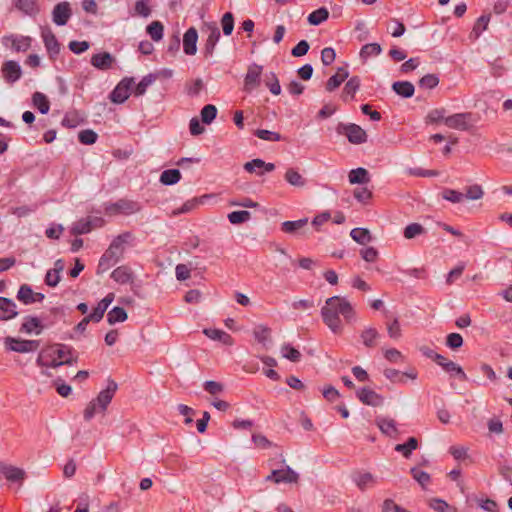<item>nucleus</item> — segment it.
Here are the masks:
<instances>
[{"instance_id": "obj_1", "label": "nucleus", "mask_w": 512, "mask_h": 512, "mask_svg": "<svg viewBox=\"0 0 512 512\" xmlns=\"http://www.w3.org/2000/svg\"><path fill=\"white\" fill-rule=\"evenodd\" d=\"M350 324L356 320V312L351 303L341 296H332L325 301V305L321 308V316L325 325L334 333L341 334L343 331L342 321Z\"/></svg>"}, {"instance_id": "obj_2", "label": "nucleus", "mask_w": 512, "mask_h": 512, "mask_svg": "<svg viewBox=\"0 0 512 512\" xmlns=\"http://www.w3.org/2000/svg\"><path fill=\"white\" fill-rule=\"evenodd\" d=\"M131 232H124L115 237L110 243L108 249L101 256L98 264L99 270H107L115 265L123 256L125 245L132 239Z\"/></svg>"}, {"instance_id": "obj_3", "label": "nucleus", "mask_w": 512, "mask_h": 512, "mask_svg": "<svg viewBox=\"0 0 512 512\" xmlns=\"http://www.w3.org/2000/svg\"><path fill=\"white\" fill-rule=\"evenodd\" d=\"M142 206L139 202L121 198L114 203H109L105 205L104 211L107 215H132L140 212Z\"/></svg>"}, {"instance_id": "obj_4", "label": "nucleus", "mask_w": 512, "mask_h": 512, "mask_svg": "<svg viewBox=\"0 0 512 512\" xmlns=\"http://www.w3.org/2000/svg\"><path fill=\"white\" fill-rule=\"evenodd\" d=\"M339 135H345L351 144L359 145L367 142V133L359 125L340 122L336 126Z\"/></svg>"}, {"instance_id": "obj_5", "label": "nucleus", "mask_w": 512, "mask_h": 512, "mask_svg": "<svg viewBox=\"0 0 512 512\" xmlns=\"http://www.w3.org/2000/svg\"><path fill=\"white\" fill-rule=\"evenodd\" d=\"M4 343L6 349L18 353L34 352L39 348L40 345L38 340H24L10 336L5 338Z\"/></svg>"}, {"instance_id": "obj_6", "label": "nucleus", "mask_w": 512, "mask_h": 512, "mask_svg": "<svg viewBox=\"0 0 512 512\" xmlns=\"http://www.w3.org/2000/svg\"><path fill=\"white\" fill-rule=\"evenodd\" d=\"M134 84V78H123L116 87L111 91L109 99L115 104L124 103L130 96L131 88Z\"/></svg>"}, {"instance_id": "obj_7", "label": "nucleus", "mask_w": 512, "mask_h": 512, "mask_svg": "<svg viewBox=\"0 0 512 512\" xmlns=\"http://www.w3.org/2000/svg\"><path fill=\"white\" fill-rule=\"evenodd\" d=\"M118 389L117 383L113 379L107 380V387L99 392L97 397L93 399L96 401L99 412H105L111 403L116 391Z\"/></svg>"}, {"instance_id": "obj_8", "label": "nucleus", "mask_w": 512, "mask_h": 512, "mask_svg": "<svg viewBox=\"0 0 512 512\" xmlns=\"http://www.w3.org/2000/svg\"><path fill=\"white\" fill-rule=\"evenodd\" d=\"M299 475L290 466L283 469H275L266 477V481L279 483H297Z\"/></svg>"}, {"instance_id": "obj_9", "label": "nucleus", "mask_w": 512, "mask_h": 512, "mask_svg": "<svg viewBox=\"0 0 512 512\" xmlns=\"http://www.w3.org/2000/svg\"><path fill=\"white\" fill-rule=\"evenodd\" d=\"M262 70L263 67L256 63H253L248 67L244 78V90L246 92L250 93L260 85Z\"/></svg>"}, {"instance_id": "obj_10", "label": "nucleus", "mask_w": 512, "mask_h": 512, "mask_svg": "<svg viewBox=\"0 0 512 512\" xmlns=\"http://www.w3.org/2000/svg\"><path fill=\"white\" fill-rule=\"evenodd\" d=\"M72 15V9L69 2H60L56 4L52 11V20L58 26H64Z\"/></svg>"}, {"instance_id": "obj_11", "label": "nucleus", "mask_w": 512, "mask_h": 512, "mask_svg": "<svg viewBox=\"0 0 512 512\" xmlns=\"http://www.w3.org/2000/svg\"><path fill=\"white\" fill-rule=\"evenodd\" d=\"M472 113H456L445 118V125L452 129L466 131L470 127Z\"/></svg>"}, {"instance_id": "obj_12", "label": "nucleus", "mask_w": 512, "mask_h": 512, "mask_svg": "<svg viewBox=\"0 0 512 512\" xmlns=\"http://www.w3.org/2000/svg\"><path fill=\"white\" fill-rule=\"evenodd\" d=\"M357 398L365 405L378 407L384 403V398L374 390L363 387L357 390Z\"/></svg>"}, {"instance_id": "obj_13", "label": "nucleus", "mask_w": 512, "mask_h": 512, "mask_svg": "<svg viewBox=\"0 0 512 512\" xmlns=\"http://www.w3.org/2000/svg\"><path fill=\"white\" fill-rule=\"evenodd\" d=\"M45 48L51 59H55L60 53V43L50 28H45L41 33Z\"/></svg>"}, {"instance_id": "obj_14", "label": "nucleus", "mask_w": 512, "mask_h": 512, "mask_svg": "<svg viewBox=\"0 0 512 512\" xmlns=\"http://www.w3.org/2000/svg\"><path fill=\"white\" fill-rule=\"evenodd\" d=\"M102 225V219L95 218H82L76 222L73 223L71 227V234L77 236L82 234L89 233L94 226H101Z\"/></svg>"}, {"instance_id": "obj_15", "label": "nucleus", "mask_w": 512, "mask_h": 512, "mask_svg": "<svg viewBox=\"0 0 512 512\" xmlns=\"http://www.w3.org/2000/svg\"><path fill=\"white\" fill-rule=\"evenodd\" d=\"M0 469L5 479L9 482H18L21 485L26 478V472L16 466L1 464Z\"/></svg>"}, {"instance_id": "obj_16", "label": "nucleus", "mask_w": 512, "mask_h": 512, "mask_svg": "<svg viewBox=\"0 0 512 512\" xmlns=\"http://www.w3.org/2000/svg\"><path fill=\"white\" fill-rule=\"evenodd\" d=\"M3 77L8 83H14L21 78L22 70L18 62L8 60L2 66Z\"/></svg>"}, {"instance_id": "obj_17", "label": "nucleus", "mask_w": 512, "mask_h": 512, "mask_svg": "<svg viewBox=\"0 0 512 512\" xmlns=\"http://www.w3.org/2000/svg\"><path fill=\"white\" fill-rule=\"evenodd\" d=\"M375 423L380 429V431L390 438H396L397 435L399 434V430L394 419L384 416H377L375 419Z\"/></svg>"}, {"instance_id": "obj_18", "label": "nucleus", "mask_w": 512, "mask_h": 512, "mask_svg": "<svg viewBox=\"0 0 512 512\" xmlns=\"http://www.w3.org/2000/svg\"><path fill=\"white\" fill-rule=\"evenodd\" d=\"M32 39L29 36L9 35L3 38L4 45L11 43L12 49L16 52H25L31 46Z\"/></svg>"}, {"instance_id": "obj_19", "label": "nucleus", "mask_w": 512, "mask_h": 512, "mask_svg": "<svg viewBox=\"0 0 512 512\" xmlns=\"http://www.w3.org/2000/svg\"><path fill=\"white\" fill-rule=\"evenodd\" d=\"M198 32L195 27H190L183 36V50L187 55H195L197 52Z\"/></svg>"}, {"instance_id": "obj_20", "label": "nucleus", "mask_w": 512, "mask_h": 512, "mask_svg": "<svg viewBox=\"0 0 512 512\" xmlns=\"http://www.w3.org/2000/svg\"><path fill=\"white\" fill-rule=\"evenodd\" d=\"M352 481L361 491H365L377 483L376 478L370 472L360 471H356L352 474Z\"/></svg>"}, {"instance_id": "obj_21", "label": "nucleus", "mask_w": 512, "mask_h": 512, "mask_svg": "<svg viewBox=\"0 0 512 512\" xmlns=\"http://www.w3.org/2000/svg\"><path fill=\"white\" fill-rule=\"evenodd\" d=\"M91 65L99 70H108L115 62V58L109 52H101L91 57Z\"/></svg>"}, {"instance_id": "obj_22", "label": "nucleus", "mask_w": 512, "mask_h": 512, "mask_svg": "<svg viewBox=\"0 0 512 512\" xmlns=\"http://www.w3.org/2000/svg\"><path fill=\"white\" fill-rule=\"evenodd\" d=\"M114 300V294L108 293L93 309L90 313V318L94 319V323H98L102 320L107 308Z\"/></svg>"}, {"instance_id": "obj_23", "label": "nucleus", "mask_w": 512, "mask_h": 512, "mask_svg": "<svg viewBox=\"0 0 512 512\" xmlns=\"http://www.w3.org/2000/svg\"><path fill=\"white\" fill-rule=\"evenodd\" d=\"M379 338L380 334L374 327H366L360 333L361 342L367 348H374Z\"/></svg>"}, {"instance_id": "obj_24", "label": "nucleus", "mask_w": 512, "mask_h": 512, "mask_svg": "<svg viewBox=\"0 0 512 512\" xmlns=\"http://www.w3.org/2000/svg\"><path fill=\"white\" fill-rule=\"evenodd\" d=\"M220 39V30L217 26L210 27V33L204 45V55L205 57L212 56L215 46Z\"/></svg>"}, {"instance_id": "obj_25", "label": "nucleus", "mask_w": 512, "mask_h": 512, "mask_svg": "<svg viewBox=\"0 0 512 512\" xmlns=\"http://www.w3.org/2000/svg\"><path fill=\"white\" fill-rule=\"evenodd\" d=\"M111 278L119 284H127L132 282L133 273L127 266H119L111 273Z\"/></svg>"}, {"instance_id": "obj_26", "label": "nucleus", "mask_w": 512, "mask_h": 512, "mask_svg": "<svg viewBox=\"0 0 512 512\" xmlns=\"http://www.w3.org/2000/svg\"><path fill=\"white\" fill-rule=\"evenodd\" d=\"M209 197V195H203L201 197H194L192 199H189L180 208L175 209L172 212V215L177 216L180 214L189 213L195 208H197L200 204H203L204 200Z\"/></svg>"}, {"instance_id": "obj_27", "label": "nucleus", "mask_w": 512, "mask_h": 512, "mask_svg": "<svg viewBox=\"0 0 512 512\" xmlns=\"http://www.w3.org/2000/svg\"><path fill=\"white\" fill-rule=\"evenodd\" d=\"M349 76V73L347 69L343 67H339L336 74L332 75L327 83H326V90L329 92L334 91L336 88H338L341 83Z\"/></svg>"}, {"instance_id": "obj_28", "label": "nucleus", "mask_w": 512, "mask_h": 512, "mask_svg": "<svg viewBox=\"0 0 512 512\" xmlns=\"http://www.w3.org/2000/svg\"><path fill=\"white\" fill-rule=\"evenodd\" d=\"M393 91L403 98H410L413 96L415 87L409 81H396L392 84Z\"/></svg>"}, {"instance_id": "obj_29", "label": "nucleus", "mask_w": 512, "mask_h": 512, "mask_svg": "<svg viewBox=\"0 0 512 512\" xmlns=\"http://www.w3.org/2000/svg\"><path fill=\"white\" fill-rule=\"evenodd\" d=\"M17 306L13 300L0 297V311L4 314L7 320H11L18 315Z\"/></svg>"}, {"instance_id": "obj_30", "label": "nucleus", "mask_w": 512, "mask_h": 512, "mask_svg": "<svg viewBox=\"0 0 512 512\" xmlns=\"http://www.w3.org/2000/svg\"><path fill=\"white\" fill-rule=\"evenodd\" d=\"M348 179L351 184H366L370 181V175L365 168L359 167L349 172Z\"/></svg>"}, {"instance_id": "obj_31", "label": "nucleus", "mask_w": 512, "mask_h": 512, "mask_svg": "<svg viewBox=\"0 0 512 512\" xmlns=\"http://www.w3.org/2000/svg\"><path fill=\"white\" fill-rule=\"evenodd\" d=\"M42 328H43V326H42L40 319H38L37 317H34V316H28L25 318V321L22 323L20 331L28 333V334L35 331V333L37 335H39L42 331Z\"/></svg>"}, {"instance_id": "obj_32", "label": "nucleus", "mask_w": 512, "mask_h": 512, "mask_svg": "<svg viewBox=\"0 0 512 512\" xmlns=\"http://www.w3.org/2000/svg\"><path fill=\"white\" fill-rule=\"evenodd\" d=\"M418 440L415 437H409L405 443L397 444L395 451L401 453L404 458L409 459L412 452L418 448Z\"/></svg>"}, {"instance_id": "obj_33", "label": "nucleus", "mask_w": 512, "mask_h": 512, "mask_svg": "<svg viewBox=\"0 0 512 512\" xmlns=\"http://www.w3.org/2000/svg\"><path fill=\"white\" fill-rule=\"evenodd\" d=\"M490 21V15H481L475 22L471 33L469 34V38L471 40H476L480 37L482 32H484L488 28V24Z\"/></svg>"}, {"instance_id": "obj_34", "label": "nucleus", "mask_w": 512, "mask_h": 512, "mask_svg": "<svg viewBox=\"0 0 512 512\" xmlns=\"http://www.w3.org/2000/svg\"><path fill=\"white\" fill-rule=\"evenodd\" d=\"M203 333L212 340L220 341L226 345L232 344V337L223 330L207 328L204 329Z\"/></svg>"}, {"instance_id": "obj_35", "label": "nucleus", "mask_w": 512, "mask_h": 512, "mask_svg": "<svg viewBox=\"0 0 512 512\" xmlns=\"http://www.w3.org/2000/svg\"><path fill=\"white\" fill-rule=\"evenodd\" d=\"M181 179V173L178 169H167L164 170L160 175V182L163 185H174Z\"/></svg>"}, {"instance_id": "obj_36", "label": "nucleus", "mask_w": 512, "mask_h": 512, "mask_svg": "<svg viewBox=\"0 0 512 512\" xmlns=\"http://www.w3.org/2000/svg\"><path fill=\"white\" fill-rule=\"evenodd\" d=\"M329 17V11L325 7H320L319 9L311 12L308 15V23L313 26H318L324 21H326Z\"/></svg>"}, {"instance_id": "obj_37", "label": "nucleus", "mask_w": 512, "mask_h": 512, "mask_svg": "<svg viewBox=\"0 0 512 512\" xmlns=\"http://www.w3.org/2000/svg\"><path fill=\"white\" fill-rule=\"evenodd\" d=\"M308 223L307 218L295 220V221H285L281 224V230L287 234H295L300 229L304 228Z\"/></svg>"}, {"instance_id": "obj_38", "label": "nucleus", "mask_w": 512, "mask_h": 512, "mask_svg": "<svg viewBox=\"0 0 512 512\" xmlns=\"http://www.w3.org/2000/svg\"><path fill=\"white\" fill-rule=\"evenodd\" d=\"M33 105L42 114H47L50 109V103L45 94L41 92H35L32 96Z\"/></svg>"}, {"instance_id": "obj_39", "label": "nucleus", "mask_w": 512, "mask_h": 512, "mask_svg": "<svg viewBox=\"0 0 512 512\" xmlns=\"http://www.w3.org/2000/svg\"><path fill=\"white\" fill-rule=\"evenodd\" d=\"M284 178L290 185L295 187H303L306 184L305 178L294 168L287 169Z\"/></svg>"}, {"instance_id": "obj_40", "label": "nucleus", "mask_w": 512, "mask_h": 512, "mask_svg": "<svg viewBox=\"0 0 512 512\" xmlns=\"http://www.w3.org/2000/svg\"><path fill=\"white\" fill-rule=\"evenodd\" d=\"M350 236L355 242L361 245L369 243L372 239L369 230L366 228H354L351 230Z\"/></svg>"}, {"instance_id": "obj_41", "label": "nucleus", "mask_w": 512, "mask_h": 512, "mask_svg": "<svg viewBox=\"0 0 512 512\" xmlns=\"http://www.w3.org/2000/svg\"><path fill=\"white\" fill-rule=\"evenodd\" d=\"M157 79V76L155 74H148L144 76L141 81L136 85L134 89V95L135 96H142L146 93L147 88L152 85L155 80Z\"/></svg>"}, {"instance_id": "obj_42", "label": "nucleus", "mask_w": 512, "mask_h": 512, "mask_svg": "<svg viewBox=\"0 0 512 512\" xmlns=\"http://www.w3.org/2000/svg\"><path fill=\"white\" fill-rule=\"evenodd\" d=\"M127 313L122 307H114L107 314V321L110 325L118 322H124L127 319Z\"/></svg>"}, {"instance_id": "obj_43", "label": "nucleus", "mask_w": 512, "mask_h": 512, "mask_svg": "<svg viewBox=\"0 0 512 512\" xmlns=\"http://www.w3.org/2000/svg\"><path fill=\"white\" fill-rule=\"evenodd\" d=\"M15 6L17 9L30 16L38 13L35 0H15Z\"/></svg>"}, {"instance_id": "obj_44", "label": "nucleus", "mask_w": 512, "mask_h": 512, "mask_svg": "<svg viewBox=\"0 0 512 512\" xmlns=\"http://www.w3.org/2000/svg\"><path fill=\"white\" fill-rule=\"evenodd\" d=\"M443 370L450 374L451 376L458 377L461 381H467L468 377L461 366L457 363L450 360V362L445 363Z\"/></svg>"}, {"instance_id": "obj_45", "label": "nucleus", "mask_w": 512, "mask_h": 512, "mask_svg": "<svg viewBox=\"0 0 512 512\" xmlns=\"http://www.w3.org/2000/svg\"><path fill=\"white\" fill-rule=\"evenodd\" d=\"M410 474L423 489H426L431 482V476L427 472L422 471L416 467L410 469Z\"/></svg>"}, {"instance_id": "obj_46", "label": "nucleus", "mask_w": 512, "mask_h": 512, "mask_svg": "<svg viewBox=\"0 0 512 512\" xmlns=\"http://www.w3.org/2000/svg\"><path fill=\"white\" fill-rule=\"evenodd\" d=\"M152 40L158 42L163 38L164 26L160 21H153L146 28Z\"/></svg>"}, {"instance_id": "obj_47", "label": "nucleus", "mask_w": 512, "mask_h": 512, "mask_svg": "<svg viewBox=\"0 0 512 512\" xmlns=\"http://www.w3.org/2000/svg\"><path fill=\"white\" fill-rule=\"evenodd\" d=\"M17 299L25 305L33 304V290L28 284H22L17 292Z\"/></svg>"}, {"instance_id": "obj_48", "label": "nucleus", "mask_w": 512, "mask_h": 512, "mask_svg": "<svg viewBox=\"0 0 512 512\" xmlns=\"http://www.w3.org/2000/svg\"><path fill=\"white\" fill-rule=\"evenodd\" d=\"M229 222L234 225L247 222L251 218V213L246 210L233 211L227 216Z\"/></svg>"}, {"instance_id": "obj_49", "label": "nucleus", "mask_w": 512, "mask_h": 512, "mask_svg": "<svg viewBox=\"0 0 512 512\" xmlns=\"http://www.w3.org/2000/svg\"><path fill=\"white\" fill-rule=\"evenodd\" d=\"M382 48L378 43L365 44L360 50V57L367 60L371 56H377L381 53Z\"/></svg>"}, {"instance_id": "obj_50", "label": "nucleus", "mask_w": 512, "mask_h": 512, "mask_svg": "<svg viewBox=\"0 0 512 512\" xmlns=\"http://www.w3.org/2000/svg\"><path fill=\"white\" fill-rule=\"evenodd\" d=\"M425 228L419 223H411L404 228L403 235L406 239H413L419 235L425 234Z\"/></svg>"}, {"instance_id": "obj_51", "label": "nucleus", "mask_w": 512, "mask_h": 512, "mask_svg": "<svg viewBox=\"0 0 512 512\" xmlns=\"http://www.w3.org/2000/svg\"><path fill=\"white\" fill-rule=\"evenodd\" d=\"M271 329L264 325H258L253 330V335L255 339L265 345L267 341L270 339Z\"/></svg>"}, {"instance_id": "obj_52", "label": "nucleus", "mask_w": 512, "mask_h": 512, "mask_svg": "<svg viewBox=\"0 0 512 512\" xmlns=\"http://www.w3.org/2000/svg\"><path fill=\"white\" fill-rule=\"evenodd\" d=\"M281 354L284 358L292 362H299L302 356L300 351L291 346L290 344H284L281 347Z\"/></svg>"}, {"instance_id": "obj_53", "label": "nucleus", "mask_w": 512, "mask_h": 512, "mask_svg": "<svg viewBox=\"0 0 512 512\" xmlns=\"http://www.w3.org/2000/svg\"><path fill=\"white\" fill-rule=\"evenodd\" d=\"M360 84L361 81L358 76L351 77L344 86L343 95H351L353 98L355 93L358 91ZM343 99L345 100V96H343Z\"/></svg>"}, {"instance_id": "obj_54", "label": "nucleus", "mask_w": 512, "mask_h": 512, "mask_svg": "<svg viewBox=\"0 0 512 512\" xmlns=\"http://www.w3.org/2000/svg\"><path fill=\"white\" fill-rule=\"evenodd\" d=\"M217 116V108L212 104L205 105L201 110V119L205 124H210Z\"/></svg>"}, {"instance_id": "obj_55", "label": "nucleus", "mask_w": 512, "mask_h": 512, "mask_svg": "<svg viewBox=\"0 0 512 512\" xmlns=\"http://www.w3.org/2000/svg\"><path fill=\"white\" fill-rule=\"evenodd\" d=\"M97 139V133L91 129L82 130L78 134L79 142L85 145H92L97 141Z\"/></svg>"}, {"instance_id": "obj_56", "label": "nucleus", "mask_w": 512, "mask_h": 512, "mask_svg": "<svg viewBox=\"0 0 512 512\" xmlns=\"http://www.w3.org/2000/svg\"><path fill=\"white\" fill-rule=\"evenodd\" d=\"M442 198L452 203H461L464 200V193L446 188L442 191Z\"/></svg>"}, {"instance_id": "obj_57", "label": "nucleus", "mask_w": 512, "mask_h": 512, "mask_svg": "<svg viewBox=\"0 0 512 512\" xmlns=\"http://www.w3.org/2000/svg\"><path fill=\"white\" fill-rule=\"evenodd\" d=\"M439 84V78L435 74H426L418 82L420 88L433 89Z\"/></svg>"}, {"instance_id": "obj_58", "label": "nucleus", "mask_w": 512, "mask_h": 512, "mask_svg": "<svg viewBox=\"0 0 512 512\" xmlns=\"http://www.w3.org/2000/svg\"><path fill=\"white\" fill-rule=\"evenodd\" d=\"M221 25L224 35L229 36L232 34L234 29V17L231 12H226L223 15L221 19Z\"/></svg>"}, {"instance_id": "obj_59", "label": "nucleus", "mask_w": 512, "mask_h": 512, "mask_svg": "<svg viewBox=\"0 0 512 512\" xmlns=\"http://www.w3.org/2000/svg\"><path fill=\"white\" fill-rule=\"evenodd\" d=\"M265 84L273 95H279L281 93V86L274 72L270 73V75L267 77Z\"/></svg>"}, {"instance_id": "obj_60", "label": "nucleus", "mask_w": 512, "mask_h": 512, "mask_svg": "<svg viewBox=\"0 0 512 512\" xmlns=\"http://www.w3.org/2000/svg\"><path fill=\"white\" fill-rule=\"evenodd\" d=\"M429 506L437 512H453L454 509L444 500L433 498L430 500Z\"/></svg>"}, {"instance_id": "obj_61", "label": "nucleus", "mask_w": 512, "mask_h": 512, "mask_svg": "<svg viewBox=\"0 0 512 512\" xmlns=\"http://www.w3.org/2000/svg\"><path fill=\"white\" fill-rule=\"evenodd\" d=\"M255 135L262 140L272 142L280 141L282 138L279 133L265 129H257Z\"/></svg>"}, {"instance_id": "obj_62", "label": "nucleus", "mask_w": 512, "mask_h": 512, "mask_svg": "<svg viewBox=\"0 0 512 512\" xmlns=\"http://www.w3.org/2000/svg\"><path fill=\"white\" fill-rule=\"evenodd\" d=\"M484 195L483 189L480 185L474 184L467 188L466 193L464 194V199L470 200H478L481 199Z\"/></svg>"}, {"instance_id": "obj_63", "label": "nucleus", "mask_w": 512, "mask_h": 512, "mask_svg": "<svg viewBox=\"0 0 512 512\" xmlns=\"http://www.w3.org/2000/svg\"><path fill=\"white\" fill-rule=\"evenodd\" d=\"M383 374L393 383H405L404 375L399 370L387 368L383 371Z\"/></svg>"}, {"instance_id": "obj_64", "label": "nucleus", "mask_w": 512, "mask_h": 512, "mask_svg": "<svg viewBox=\"0 0 512 512\" xmlns=\"http://www.w3.org/2000/svg\"><path fill=\"white\" fill-rule=\"evenodd\" d=\"M203 388L206 392H208L211 395L220 394L224 390V386L221 383L213 380L205 381L203 384Z\"/></svg>"}]
</instances>
